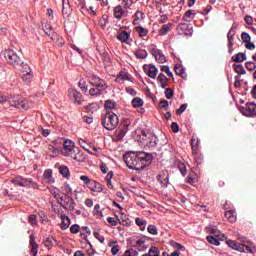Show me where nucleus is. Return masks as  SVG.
<instances>
[{"label": "nucleus", "instance_id": "f257e3e1", "mask_svg": "<svg viewBox=\"0 0 256 256\" xmlns=\"http://www.w3.org/2000/svg\"><path fill=\"white\" fill-rule=\"evenodd\" d=\"M123 159L127 167L129 169H134L135 171H143L145 167H149V165L153 163V155L146 153L144 151L126 152Z\"/></svg>", "mask_w": 256, "mask_h": 256}, {"label": "nucleus", "instance_id": "f03ea898", "mask_svg": "<svg viewBox=\"0 0 256 256\" xmlns=\"http://www.w3.org/2000/svg\"><path fill=\"white\" fill-rule=\"evenodd\" d=\"M102 125L107 131H113L119 125V117L113 111L106 112L102 114Z\"/></svg>", "mask_w": 256, "mask_h": 256}, {"label": "nucleus", "instance_id": "7ed1b4c3", "mask_svg": "<svg viewBox=\"0 0 256 256\" xmlns=\"http://www.w3.org/2000/svg\"><path fill=\"white\" fill-rule=\"evenodd\" d=\"M4 59H6L9 65L15 67V69H21V65H23V60L21 57H19V55H17V52L13 50H6L4 52Z\"/></svg>", "mask_w": 256, "mask_h": 256}, {"label": "nucleus", "instance_id": "20e7f679", "mask_svg": "<svg viewBox=\"0 0 256 256\" xmlns=\"http://www.w3.org/2000/svg\"><path fill=\"white\" fill-rule=\"evenodd\" d=\"M11 107H15L16 109H22L23 111H27L33 107V102H29L27 99L21 97L20 95H15L10 100Z\"/></svg>", "mask_w": 256, "mask_h": 256}, {"label": "nucleus", "instance_id": "39448f33", "mask_svg": "<svg viewBox=\"0 0 256 256\" xmlns=\"http://www.w3.org/2000/svg\"><path fill=\"white\" fill-rule=\"evenodd\" d=\"M11 183L18 185L19 187H32L33 189H39V185L33 181L31 178H24L22 176H16L12 178Z\"/></svg>", "mask_w": 256, "mask_h": 256}, {"label": "nucleus", "instance_id": "423d86ee", "mask_svg": "<svg viewBox=\"0 0 256 256\" xmlns=\"http://www.w3.org/2000/svg\"><path fill=\"white\" fill-rule=\"evenodd\" d=\"M141 139L144 145H147L149 149H155L156 145L158 144L159 138L153 135L152 133H147L142 131Z\"/></svg>", "mask_w": 256, "mask_h": 256}, {"label": "nucleus", "instance_id": "0eeeda50", "mask_svg": "<svg viewBox=\"0 0 256 256\" xmlns=\"http://www.w3.org/2000/svg\"><path fill=\"white\" fill-rule=\"evenodd\" d=\"M58 204L66 211H75V200L69 195H63L58 200Z\"/></svg>", "mask_w": 256, "mask_h": 256}, {"label": "nucleus", "instance_id": "6e6552de", "mask_svg": "<svg viewBox=\"0 0 256 256\" xmlns=\"http://www.w3.org/2000/svg\"><path fill=\"white\" fill-rule=\"evenodd\" d=\"M66 157H70V159L77 161V163H85V161H87V154L81 151L79 147L74 148Z\"/></svg>", "mask_w": 256, "mask_h": 256}, {"label": "nucleus", "instance_id": "1a4fd4ad", "mask_svg": "<svg viewBox=\"0 0 256 256\" xmlns=\"http://www.w3.org/2000/svg\"><path fill=\"white\" fill-rule=\"evenodd\" d=\"M89 83L90 85H92V87H95L97 89H102L104 91H106L107 89V83L105 82V80L101 79L99 76L92 74L89 77Z\"/></svg>", "mask_w": 256, "mask_h": 256}, {"label": "nucleus", "instance_id": "9d476101", "mask_svg": "<svg viewBox=\"0 0 256 256\" xmlns=\"http://www.w3.org/2000/svg\"><path fill=\"white\" fill-rule=\"evenodd\" d=\"M16 69H20L22 73V79L25 81V83H31V80L33 79V70H31L29 64L23 63L20 68Z\"/></svg>", "mask_w": 256, "mask_h": 256}, {"label": "nucleus", "instance_id": "9b49d317", "mask_svg": "<svg viewBox=\"0 0 256 256\" xmlns=\"http://www.w3.org/2000/svg\"><path fill=\"white\" fill-rule=\"evenodd\" d=\"M240 111L245 117H255L256 104L254 102H248L246 103V107H240Z\"/></svg>", "mask_w": 256, "mask_h": 256}, {"label": "nucleus", "instance_id": "f8f14e48", "mask_svg": "<svg viewBox=\"0 0 256 256\" xmlns=\"http://www.w3.org/2000/svg\"><path fill=\"white\" fill-rule=\"evenodd\" d=\"M88 189L90 190L91 195H93V197H97L99 195V193H102L103 191V185H101V183L92 180L91 185L88 187Z\"/></svg>", "mask_w": 256, "mask_h": 256}, {"label": "nucleus", "instance_id": "ddd939ff", "mask_svg": "<svg viewBox=\"0 0 256 256\" xmlns=\"http://www.w3.org/2000/svg\"><path fill=\"white\" fill-rule=\"evenodd\" d=\"M77 146H75V143L71 140L64 141V148L62 150V155L64 157H68L70 153H72Z\"/></svg>", "mask_w": 256, "mask_h": 256}, {"label": "nucleus", "instance_id": "4468645a", "mask_svg": "<svg viewBox=\"0 0 256 256\" xmlns=\"http://www.w3.org/2000/svg\"><path fill=\"white\" fill-rule=\"evenodd\" d=\"M130 37H131V34H129L127 31L123 30L118 33L116 39H118V41H121V43H126L127 45H131V42L133 40L130 39Z\"/></svg>", "mask_w": 256, "mask_h": 256}, {"label": "nucleus", "instance_id": "2eb2a0df", "mask_svg": "<svg viewBox=\"0 0 256 256\" xmlns=\"http://www.w3.org/2000/svg\"><path fill=\"white\" fill-rule=\"evenodd\" d=\"M144 71L146 75L150 77V79H157V73H159V70L157 69V67H155V65L150 64L144 67Z\"/></svg>", "mask_w": 256, "mask_h": 256}, {"label": "nucleus", "instance_id": "dca6fc26", "mask_svg": "<svg viewBox=\"0 0 256 256\" xmlns=\"http://www.w3.org/2000/svg\"><path fill=\"white\" fill-rule=\"evenodd\" d=\"M197 13H200L201 15H203V12L199 11V10H187L184 13L183 16V21H186V23H191V21H193V19H195V15H197Z\"/></svg>", "mask_w": 256, "mask_h": 256}, {"label": "nucleus", "instance_id": "f3484780", "mask_svg": "<svg viewBox=\"0 0 256 256\" xmlns=\"http://www.w3.org/2000/svg\"><path fill=\"white\" fill-rule=\"evenodd\" d=\"M151 53L153 57H155L157 63H165V61H167V59L165 58V55L163 54V52H161V50L157 48H153L151 50Z\"/></svg>", "mask_w": 256, "mask_h": 256}, {"label": "nucleus", "instance_id": "a211bd4d", "mask_svg": "<svg viewBox=\"0 0 256 256\" xmlns=\"http://www.w3.org/2000/svg\"><path fill=\"white\" fill-rule=\"evenodd\" d=\"M68 94L71 99H74L75 103H78V105H81V99H83V95L81 94V92L77 90L69 89Z\"/></svg>", "mask_w": 256, "mask_h": 256}, {"label": "nucleus", "instance_id": "6ab92c4d", "mask_svg": "<svg viewBox=\"0 0 256 256\" xmlns=\"http://www.w3.org/2000/svg\"><path fill=\"white\" fill-rule=\"evenodd\" d=\"M199 143H201V140L193 135L191 138L192 155H197V152H199Z\"/></svg>", "mask_w": 256, "mask_h": 256}, {"label": "nucleus", "instance_id": "aec40b11", "mask_svg": "<svg viewBox=\"0 0 256 256\" xmlns=\"http://www.w3.org/2000/svg\"><path fill=\"white\" fill-rule=\"evenodd\" d=\"M30 247H31V250H30L31 255L37 256L39 245L37 244V242H35L34 235H30Z\"/></svg>", "mask_w": 256, "mask_h": 256}, {"label": "nucleus", "instance_id": "412c9836", "mask_svg": "<svg viewBox=\"0 0 256 256\" xmlns=\"http://www.w3.org/2000/svg\"><path fill=\"white\" fill-rule=\"evenodd\" d=\"M157 81L158 83H160V87H162V89L169 87V78H167L165 74L160 73L157 77Z\"/></svg>", "mask_w": 256, "mask_h": 256}, {"label": "nucleus", "instance_id": "4be33fe9", "mask_svg": "<svg viewBox=\"0 0 256 256\" xmlns=\"http://www.w3.org/2000/svg\"><path fill=\"white\" fill-rule=\"evenodd\" d=\"M158 181L162 187H167L169 185V173L163 172L158 176Z\"/></svg>", "mask_w": 256, "mask_h": 256}, {"label": "nucleus", "instance_id": "5701e85b", "mask_svg": "<svg viewBox=\"0 0 256 256\" xmlns=\"http://www.w3.org/2000/svg\"><path fill=\"white\" fill-rule=\"evenodd\" d=\"M224 215L227 221H229L230 223H235V221H237V215L235 210H228L225 212Z\"/></svg>", "mask_w": 256, "mask_h": 256}, {"label": "nucleus", "instance_id": "b1692460", "mask_svg": "<svg viewBox=\"0 0 256 256\" xmlns=\"http://www.w3.org/2000/svg\"><path fill=\"white\" fill-rule=\"evenodd\" d=\"M171 29H173L172 23L164 24L161 27V29L158 31V33L161 37H163V36L167 35V33H169V31H171Z\"/></svg>", "mask_w": 256, "mask_h": 256}, {"label": "nucleus", "instance_id": "393cba45", "mask_svg": "<svg viewBox=\"0 0 256 256\" xmlns=\"http://www.w3.org/2000/svg\"><path fill=\"white\" fill-rule=\"evenodd\" d=\"M78 143H79L80 147H82V149H85V151H88V153L93 155V152L89 151V149H91V142H89L88 140L80 138L78 140Z\"/></svg>", "mask_w": 256, "mask_h": 256}, {"label": "nucleus", "instance_id": "a878e982", "mask_svg": "<svg viewBox=\"0 0 256 256\" xmlns=\"http://www.w3.org/2000/svg\"><path fill=\"white\" fill-rule=\"evenodd\" d=\"M127 12H125V10H123V7L121 6H116L114 8V17L115 19H122L124 17V15H126Z\"/></svg>", "mask_w": 256, "mask_h": 256}, {"label": "nucleus", "instance_id": "bb28decb", "mask_svg": "<svg viewBox=\"0 0 256 256\" xmlns=\"http://www.w3.org/2000/svg\"><path fill=\"white\" fill-rule=\"evenodd\" d=\"M62 222L60 224V228L65 231V229H68L69 226L71 225V219L67 215H62L61 216Z\"/></svg>", "mask_w": 256, "mask_h": 256}, {"label": "nucleus", "instance_id": "cd10ccee", "mask_svg": "<svg viewBox=\"0 0 256 256\" xmlns=\"http://www.w3.org/2000/svg\"><path fill=\"white\" fill-rule=\"evenodd\" d=\"M247 60V56L244 53H238L232 56V61L234 63H243V61Z\"/></svg>", "mask_w": 256, "mask_h": 256}, {"label": "nucleus", "instance_id": "c85d7f7f", "mask_svg": "<svg viewBox=\"0 0 256 256\" xmlns=\"http://www.w3.org/2000/svg\"><path fill=\"white\" fill-rule=\"evenodd\" d=\"M116 83H125V81H129V76L126 72L121 71L119 75L115 79Z\"/></svg>", "mask_w": 256, "mask_h": 256}, {"label": "nucleus", "instance_id": "c756f323", "mask_svg": "<svg viewBox=\"0 0 256 256\" xmlns=\"http://www.w3.org/2000/svg\"><path fill=\"white\" fill-rule=\"evenodd\" d=\"M43 177L48 181V183H55V178H53V170L51 169L45 170Z\"/></svg>", "mask_w": 256, "mask_h": 256}, {"label": "nucleus", "instance_id": "7c9ffc66", "mask_svg": "<svg viewBox=\"0 0 256 256\" xmlns=\"http://www.w3.org/2000/svg\"><path fill=\"white\" fill-rule=\"evenodd\" d=\"M226 244L228 245V247H230V249H234V251H242L241 245L240 243H237L233 240H227Z\"/></svg>", "mask_w": 256, "mask_h": 256}, {"label": "nucleus", "instance_id": "2f4dec72", "mask_svg": "<svg viewBox=\"0 0 256 256\" xmlns=\"http://www.w3.org/2000/svg\"><path fill=\"white\" fill-rule=\"evenodd\" d=\"M174 71L176 75H178L179 77H182V79H185V77H187V75L185 74V69H183V67H181V65L179 64H176L174 66Z\"/></svg>", "mask_w": 256, "mask_h": 256}, {"label": "nucleus", "instance_id": "473e14b6", "mask_svg": "<svg viewBox=\"0 0 256 256\" xmlns=\"http://www.w3.org/2000/svg\"><path fill=\"white\" fill-rule=\"evenodd\" d=\"M142 19H145V13L139 10L136 11V13L134 14L133 25H138L139 21H141Z\"/></svg>", "mask_w": 256, "mask_h": 256}, {"label": "nucleus", "instance_id": "72a5a7b5", "mask_svg": "<svg viewBox=\"0 0 256 256\" xmlns=\"http://www.w3.org/2000/svg\"><path fill=\"white\" fill-rule=\"evenodd\" d=\"M80 181L83 182V187H87V189H89V187H91V184L93 183V180H91V178H89V176L87 175H81Z\"/></svg>", "mask_w": 256, "mask_h": 256}, {"label": "nucleus", "instance_id": "f704fd0d", "mask_svg": "<svg viewBox=\"0 0 256 256\" xmlns=\"http://www.w3.org/2000/svg\"><path fill=\"white\" fill-rule=\"evenodd\" d=\"M135 31L136 33H138L139 37H147V35L149 34V30H147L143 26H136Z\"/></svg>", "mask_w": 256, "mask_h": 256}, {"label": "nucleus", "instance_id": "c9c22d12", "mask_svg": "<svg viewBox=\"0 0 256 256\" xmlns=\"http://www.w3.org/2000/svg\"><path fill=\"white\" fill-rule=\"evenodd\" d=\"M59 171L62 177H64L65 179H69V177H71V172L69 171V167L67 166H60Z\"/></svg>", "mask_w": 256, "mask_h": 256}, {"label": "nucleus", "instance_id": "e433bc0d", "mask_svg": "<svg viewBox=\"0 0 256 256\" xmlns=\"http://www.w3.org/2000/svg\"><path fill=\"white\" fill-rule=\"evenodd\" d=\"M55 243H57V240H55V238H53L52 236L46 237L44 239V245L48 249L52 248Z\"/></svg>", "mask_w": 256, "mask_h": 256}, {"label": "nucleus", "instance_id": "4c0bfd02", "mask_svg": "<svg viewBox=\"0 0 256 256\" xmlns=\"http://www.w3.org/2000/svg\"><path fill=\"white\" fill-rule=\"evenodd\" d=\"M134 55L137 59H147V55L149 54L147 53V50L139 49L134 51Z\"/></svg>", "mask_w": 256, "mask_h": 256}, {"label": "nucleus", "instance_id": "58836bf2", "mask_svg": "<svg viewBox=\"0 0 256 256\" xmlns=\"http://www.w3.org/2000/svg\"><path fill=\"white\" fill-rule=\"evenodd\" d=\"M103 91H105V90H103L101 88L93 87L89 90V93H90L91 97H100V95H103Z\"/></svg>", "mask_w": 256, "mask_h": 256}, {"label": "nucleus", "instance_id": "ea45409f", "mask_svg": "<svg viewBox=\"0 0 256 256\" xmlns=\"http://www.w3.org/2000/svg\"><path fill=\"white\" fill-rule=\"evenodd\" d=\"M131 103H132V107H134V109H138L139 107H143V105H144L143 99H141L139 97H135Z\"/></svg>", "mask_w": 256, "mask_h": 256}, {"label": "nucleus", "instance_id": "a19ab883", "mask_svg": "<svg viewBox=\"0 0 256 256\" xmlns=\"http://www.w3.org/2000/svg\"><path fill=\"white\" fill-rule=\"evenodd\" d=\"M206 241H208V243H210L211 245H215L216 247H219V245H221V243L219 242L221 240H219L215 236H207Z\"/></svg>", "mask_w": 256, "mask_h": 256}, {"label": "nucleus", "instance_id": "79ce46f5", "mask_svg": "<svg viewBox=\"0 0 256 256\" xmlns=\"http://www.w3.org/2000/svg\"><path fill=\"white\" fill-rule=\"evenodd\" d=\"M233 37H235V30L230 29L228 34H227L229 49H231V47H233Z\"/></svg>", "mask_w": 256, "mask_h": 256}, {"label": "nucleus", "instance_id": "37998d69", "mask_svg": "<svg viewBox=\"0 0 256 256\" xmlns=\"http://www.w3.org/2000/svg\"><path fill=\"white\" fill-rule=\"evenodd\" d=\"M62 191H64V194L62 195H71V193H73V188L69 183L65 182L62 186Z\"/></svg>", "mask_w": 256, "mask_h": 256}, {"label": "nucleus", "instance_id": "c03bdc74", "mask_svg": "<svg viewBox=\"0 0 256 256\" xmlns=\"http://www.w3.org/2000/svg\"><path fill=\"white\" fill-rule=\"evenodd\" d=\"M233 67L235 73H237L238 75H245V73H247V71H245V68H243V65L241 64H234Z\"/></svg>", "mask_w": 256, "mask_h": 256}, {"label": "nucleus", "instance_id": "a18cd8bd", "mask_svg": "<svg viewBox=\"0 0 256 256\" xmlns=\"http://www.w3.org/2000/svg\"><path fill=\"white\" fill-rule=\"evenodd\" d=\"M147 256H161V252L159 251V248L157 247H151L148 251V253L144 254Z\"/></svg>", "mask_w": 256, "mask_h": 256}, {"label": "nucleus", "instance_id": "49530a36", "mask_svg": "<svg viewBox=\"0 0 256 256\" xmlns=\"http://www.w3.org/2000/svg\"><path fill=\"white\" fill-rule=\"evenodd\" d=\"M136 225L140 227L141 231H145V225H147V221L143 218H136L135 220Z\"/></svg>", "mask_w": 256, "mask_h": 256}, {"label": "nucleus", "instance_id": "de8ad7c7", "mask_svg": "<svg viewBox=\"0 0 256 256\" xmlns=\"http://www.w3.org/2000/svg\"><path fill=\"white\" fill-rule=\"evenodd\" d=\"M116 243H117L116 241H112L109 244V247H112L111 248L112 255H117V253H119V245H116Z\"/></svg>", "mask_w": 256, "mask_h": 256}, {"label": "nucleus", "instance_id": "09e8293b", "mask_svg": "<svg viewBox=\"0 0 256 256\" xmlns=\"http://www.w3.org/2000/svg\"><path fill=\"white\" fill-rule=\"evenodd\" d=\"M211 236L215 237L219 241H225V239H227V237H225V234L221 233V231L219 230H216Z\"/></svg>", "mask_w": 256, "mask_h": 256}, {"label": "nucleus", "instance_id": "8fccbe9b", "mask_svg": "<svg viewBox=\"0 0 256 256\" xmlns=\"http://www.w3.org/2000/svg\"><path fill=\"white\" fill-rule=\"evenodd\" d=\"M104 107H105L107 113H109V111H111L112 109H115V102H113L111 100H107L104 104Z\"/></svg>", "mask_w": 256, "mask_h": 256}, {"label": "nucleus", "instance_id": "3c124183", "mask_svg": "<svg viewBox=\"0 0 256 256\" xmlns=\"http://www.w3.org/2000/svg\"><path fill=\"white\" fill-rule=\"evenodd\" d=\"M127 135V130L122 129L116 133V141H123V137Z\"/></svg>", "mask_w": 256, "mask_h": 256}, {"label": "nucleus", "instance_id": "603ef678", "mask_svg": "<svg viewBox=\"0 0 256 256\" xmlns=\"http://www.w3.org/2000/svg\"><path fill=\"white\" fill-rule=\"evenodd\" d=\"M50 193H51V195H53L54 199L57 200V203L59 202V200H60L61 197L63 196V195H61V194L59 193V190H58V189H52V190L50 191Z\"/></svg>", "mask_w": 256, "mask_h": 256}, {"label": "nucleus", "instance_id": "864d4df0", "mask_svg": "<svg viewBox=\"0 0 256 256\" xmlns=\"http://www.w3.org/2000/svg\"><path fill=\"white\" fill-rule=\"evenodd\" d=\"M160 71H162L163 73H166L168 77H173V72H171V69L169 68V66H161Z\"/></svg>", "mask_w": 256, "mask_h": 256}, {"label": "nucleus", "instance_id": "5fc2aeb1", "mask_svg": "<svg viewBox=\"0 0 256 256\" xmlns=\"http://www.w3.org/2000/svg\"><path fill=\"white\" fill-rule=\"evenodd\" d=\"M164 94L166 99H173V95H175V92L171 88H166Z\"/></svg>", "mask_w": 256, "mask_h": 256}, {"label": "nucleus", "instance_id": "6e6d98bb", "mask_svg": "<svg viewBox=\"0 0 256 256\" xmlns=\"http://www.w3.org/2000/svg\"><path fill=\"white\" fill-rule=\"evenodd\" d=\"M44 31H45L46 35H48V37H50V39H53V27H51V25H46L44 27Z\"/></svg>", "mask_w": 256, "mask_h": 256}, {"label": "nucleus", "instance_id": "4d7b16f0", "mask_svg": "<svg viewBox=\"0 0 256 256\" xmlns=\"http://www.w3.org/2000/svg\"><path fill=\"white\" fill-rule=\"evenodd\" d=\"M194 159H195V163L197 165H201V163H203V156H201V154H199V152H196V154H192Z\"/></svg>", "mask_w": 256, "mask_h": 256}, {"label": "nucleus", "instance_id": "13d9d810", "mask_svg": "<svg viewBox=\"0 0 256 256\" xmlns=\"http://www.w3.org/2000/svg\"><path fill=\"white\" fill-rule=\"evenodd\" d=\"M241 39L243 43H249V41H251V36L247 32H242Z\"/></svg>", "mask_w": 256, "mask_h": 256}, {"label": "nucleus", "instance_id": "bf43d9fd", "mask_svg": "<svg viewBox=\"0 0 256 256\" xmlns=\"http://www.w3.org/2000/svg\"><path fill=\"white\" fill-rule=\"evenodd\" d=\"M107 222L112 225V227H117L119 225V219H115L113 217H108Z\"/></svg>", "mask_w": 256, "mask_h": 256}, {"label": "nucleus", "instance_id": "052dcab7", "mask_svg": "<svg viewBox=\"0 0 256 256\" xmlns=\"http://www.w3.org/2000/svg\"><path fill=\"white\" fill-rule=\"evenodd\" d=\"M147 231L150 233V235H157L158 233L157 227L155 225H149Z\"/></svg>", "mask_w": 256, "mask_h": 256}, {"label": "nucleus", "instance_id": "680f3d73", "mask_svg": "<svg viewBox=\"0 0 256 256\" xmlns=\"http://www.w3.org/2000/svg\"><path fill=\"white\" fill-rule=\"evenodd\" d=\"M240 247L242 249V250H239L240 253H253V250L247 245L241 244Z\"/></svg>", "mask_w": 256, "mask_h": 256}, {"label": "nucleus", "instance_id": "e2e57ef3", "mask_svg": "<svg viewBox=\"0 0 256 256\" xmlns=\"http://www.w3.org/2000/svg\"><path fill=\"white\" fill-rule=\"evenodd\" d=\"M187 111V104H182L179 109L176 110V115H183Z\"/></svg>", "mask_w": 256, "mask_h": 256}, {"label": "nucleus", "instance_id": "0e129e2a", "mask_svg": "<svg viewBox=\"0 0 256 256\" xmlns=\"http://www.w3.org/2000/svg\"><path fill=\"white\" fill-rule=\"evenodd\" d=\"M159 105H160L161 109H164V111H167V109L169 107V101L162 99V100H160Z\"/></svg>", "mask_w": 256, "mask_h": 256}, {"label": "nucleus", "instance_id": "69168bd1", "mask_svg": "<svg viewBox=\"0 0 256 256\" xmlns=\"http://www.w3.org/2000/svg\"><path fill=\"white\" fill-rule=\"evenodd\" d=\"M246 69H248V71H255L256 69L255 62H251V61L246 62Z\"/></svg>", "mask_w": 256, "mask_h": 256}, {"label": "nucleus", "instance_id": "338daca9", "mask_svg": "<svg viewBox=\"0 0 256 256\" xmlns=\"http://www.w3.org/2000/svg\"><path fill=\"white\" fill-rule=\"evenodd\" d=\"M79 225L77 224H74L70 227V232L73 234V235H77V233H79Z\"/></svg>", "mask_w": 256, "mask_h": 256}, {"label": "nucleus", "instance_id": "774afa93", "mask_svg": "<svg viewBox=\"0 0 256 256\" xmlns=\"http://www.w3.org/2000/svg\"><path fill=\"white\" fill-rule=\"evenodd\" d=\"M78 87H80L83 91H87V82L85 80H80L78 82Z\"/></svg>", "mask_w": 256, "mask_h": 256}]
</instances>
